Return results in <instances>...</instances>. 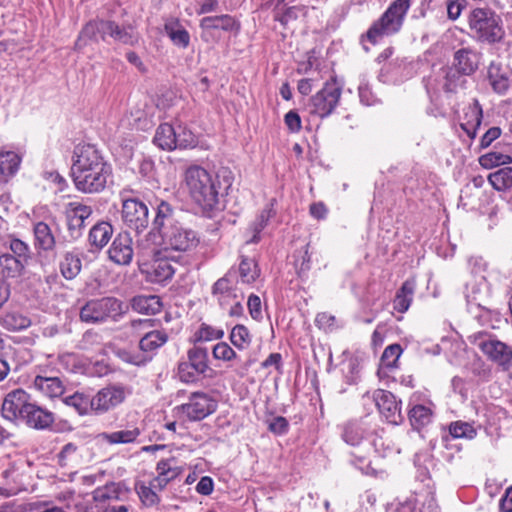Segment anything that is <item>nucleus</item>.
Returning <instances> with one entry per match:
<instances>
[{"label":"nucleus","mask_w":512,"mask_h":512,"mask_svg":"<svg viewBox=\"0 0 512 512\" xmlns=\"http://www.w3.org/2000/svg\"><path fill=\"white\" fill-rule=\"evenodd\" d=\"M161 240L164 250L190 253L200 244V236L181 220V213L166 201H161L156 208L152 229L145 237L138 240V247L144 253L152 251V244Z\"/></svg>","instance_id":"obj_1"},{"label":"nucleus","mask_w":512,"mask_h":512,"mask_svg":"<svg viewBox=\"0 0 512 512\" xmlns=\"http://www.w3.org/2000/svg\"><path fill=\"white\" fill-rule=\"evenodd\" d=\"M111 166L91 144H78L73 151L71 175L75 187L83 193H98L105 189L111 177Z\"/></svg>","instance_id":"obj_2"},{"label":"nucleus","mask_w":512,"mask_h":512,"mask_svg":"<svg viewBox=\"0 0 512 512\" xmlns=\"http://www.w3.org/2000/svg\"><path fill=\"white\" fill-rule=\"evenodd\" d=\"M184 181L191 199L203 211H214L220 209V199L232 186L233 177L227 169L212 175L203 167L192 165L186 169Z\"/></svg>","instance_id":"obj_3"},{"label":"nucleus","mask_w":512,"mask_h":512,"mask_svg":"<svg viewBox=\"0 0 512 512\" xmlns=\"http://www.w3.org/2000/svg\"><path fill=\"white\" fill-rule=\"evenodd\" d=\"M98 36L102 40L110 37L115 42L128 46H135L140 41V34L131 23L119 25L113 20L95 19L86 23L81 29L75 42V50H82L88 40L97 42Z\"/></svg>","instance_id":"obj_4"},{"label":"nucleus","mask_w":512,"mask_h":512,"mask_svg":"<svg viewBox=\"0 0 512 512\" xmlns=\"http://www.w3.org/2000/svg\"><path fill=\"white\" fill-rule=\"evenodd\" d=\"M411 7V0H394L384 13L372 23L363 40H368L375 45L383 37L398 33L404 24L405 17Z\"/></svg>","instance_id":"obj_5"},{"label":"nucleus","mask_w":512,"mask_h":512,"mask_svg":"<svg viewBox=\"0 0 512 512\" xmlns=\"http://www.w3.org/2000/svg\"><path fill=\"white\" fill-rule=\"evenodd\" d=\"M469 28L475 39L482 43H499L505 37L500 15L490 8H475L470 12Z\"/></svg>","instance_id":"obj_6"},{"label":"nucleus","mask_w":512,"mask_h":512,"mask_svg":"<svg viewBox=\"0 0 512 512\" xmlns=\"http://www.w3.org/2000/svg\"><path fill=\"white\" fill-rule=\"evenodd\" d=\"M128 311V305L115 297H103L88 301L80 309V320L88 324H100L108 320L118 321Z\"/></svg>","instance_id":"obj_7"},{"label":"nucleus","mask_w":512,"mask_h":512,"mask_svg":"<svg viewBox=\"0 0 512 512\" xmlns=\"http://www.w3.org/2000/svg\"><path fill=\"white\" fill-rule=\"evenodd\" d=\"M342 94V87L332 78L323 88L310 98L308 111L311 115L325 118L333 113Z\"/></svg>","instance_id":"obj_8"},{"label":"nucleus","mask_w":512,"mask_h":512,"mask_svg":"<svg viewBox=\"0 0 512 512\" xmlns=\"http://www.w3.org/2000/svg\"><path fill=\"white\" fill-rule=\"evenodd\" d=\"M489 359L508 370L512 367V347L483 332L475 333L469 337Z\"/></svg>","instance_id":"obj_9"},{"label":"nucleus","mask_w":512,"mask_h":512,"mask_svg":"<svg viewBox=\"0 0 512 512\" xmlns=\"http://www.w3.org/2000/svg\"><path fill=\"white\" fill-rule=\"evenodd\" d=\"M131 393L132 390L129 386L123 384L108 385L92 397V411L96 414L106 413L123 403Z\"/></svg>","instance_id":"obj_10"},{"label":"nucleus","mask_w":512,"mask_h":512,"mask_svg":"<svg viewBox=\"0 0 512 512\" xmlns=\"http://www.w3.org/2000/svg\"><path fill=\"white\" fill-rule=\"evenodd\" d=\"M217 401L204 392H194L188 402L177 406L176 409L190 421H200L214 413L217 409Z\"/></svg>","instance_id":"obj_11"},{"label":"nucleus","mask_w":512,"mask_h":512,"mask_svg":"<svg viewBox=\"0 0 512 512\" xmlns=\"http://www.w3.org/2000/svg\"><path fill=\"white\" fill-rule=\"evenodd\" d=\"M32 402L31 396L25 390H12L2 402L1 414L10 422L21 423Z\"/></svg>","instance_id":"obj_12"},{"label":"nucleus","mask_w":512,"mask_h":512,"mask_svg":"<svg viewBox=\"0 0 512 512\" xmlns=\"http://www.w3.org/2000/svg\"><path fill=\"white\" fill-rule=\"evenodd\" d=\"M122 220L128 228L140 233L145 230L149 224L148 207L137 198H123Z\"/></svg>","instance_id":"obj_13"},{"label":"nucleus","mask_w":512,"mask_h":512,"mask_svg":"<svg viewBox=\"0 0 512 512\" xmlns=\"http://www.w3.org/2000/svg\"><path fill=\"white\" fill-rule=\"evenodd\" d=\"M373 400L386 421L393 425L403 422L404 416L401 412V401L397 400L390 391L378 389L373 392Z\"/></svg>","instance_id":"obj_14"},{"label":"nucleus","mask_w":512,"mask_h":512,"mask_svg":"<svg viewBox=\"0 0 512 512\" xmlns=\"http://www.w3.org/2000/svg\"><path fill=\"white\" fill-rule=\"evenodd\" d=\"M92 214V208L81 202H69L66 205L65 215L67 229L73 240L80 238L85 228V220Z\"/></svg>","instance_id":"obj_15"},{"label":"nucleus","mask_w":512,"mask_h":512,"mask_svg":"<svg viewBox=\"0 0 512 512\" xmlns=\"http://www.w3.org/2000/svg\"><path fill=\"white\" fill-rule=\"evenodd\" d=\"M133 241L128 232L119 233L109 250V259L117 265H129L133 259Z\"/></svg>","instance_id":"obj_16"},{"label":"nucleus","mask_w":512,"mask_h":512,"mask_svg":"<svg viewBox=\"0 0 512 512\" xmlns=\"http://www.w3.org/2000/svg\"><path fill=\"white\" fill-rule=\"evenodd\" d=\"M128 490L120 483L111 482L102 487L96 488L92 492V498L100 509L105 505L117 502H124L127 498Z\"/></svg>","instance_id":"obj_17"},{"label":"nucleus","mask_w":512,"mask_h":512,"mask_svg":"<svg viewBox=\"0 0 512 512\" xmlns=\"http://www.w3.org/2000/svg\"><path fill=\"white\" fill-rule=\"evenodd\" d=\"M54 421V414L50 410L33 401L21 423L35 430H45L50 428Z\"/></svg>","instance_id":"obj_18"},{"label":"nucleus","mask_w":512,"mask_h":512,"mask_svg":"<svg viewBox=\"0 0 512 512\" xmlns=\"http://www.w3.org/2000/svg\"><path fill=\"white\" fill-rule=\"evenodd\" d=\"M481 53L473 48L465 47L454 53L453 65L462 75H472L479 68Z\"/></svg>","instance_id":"obj_19"},{"label":"nucleus","mask_w":512,"mask_h":512,"mask_svg":"<svg viewBox=\"0 0 512 512\" xmlns=\"http://www.w3.org/2000/svg\"><path fill=\"white\" fill-rule=\"evenodd\" d=\"M482 118V107L479 101L474 99L473 102L464 109L463 122L460 123L461 129L470 139H474L476 137L478 129L482 123Z\"/></svg>","instance_id":"obj_20"},{"label":"nucleus","mask_w":512,"mask_h":512,"mask_svg":"<svg viewBox=\"0 0 512 512\" xmlns=\"http://www.w3.org/2000/svg\"><path fill=\"white\" fill-rule=\"evenodd\" d=\"M33 387L49 398L59 397L65 391L64 383L58 376L46 373L35 376Z\"/></svg>","instance_id":"obj_21"},{"label":"nucleus","mask_w":512,"mask_h":512,"mask_svg":"<svg viewBox=\"0 0 512 512\" xmlns=\"http://www.w3.org/2000/svg\"><path fill=\"white\" fill-rule=\"evenodd\" d=\"M141 429L136 425H128L123 429L113 432H103L98 437L110 445L132 444L135 443L141 435Z\"/></svg>","instance_id":"obj_22"},{"label":"nucleus","mask_w":512,"mask_h":512,"mask_svg":"<svg viewBox=\"0 0 512 512\" xmlns=\"http://www.w3.org/2000/svg\"><path fill=\"white\" fill-rule=\"evenodd\" d=\"M368 423L364 420L349 421L343 425L342 439L351 446H358L369 436Z\"/></svg>","instance_id":"obj_23"},{"label":"nucleus","mask_w":512,"mask_h":512,"mask_svg":"<svg viewBox=\"0 0 512 512\" xmlns=\"http://www.w3.org/2000/svg\"><path fill=\"white\" fill-rule=\"evenodd\" d=\"M147 279L153 283H164L170 280L175 270L171 263L164 258L155 259L145 270Z\"/></svg>","instance_id":"obj_24"},{"label":"nucleus","mask_w":512,"mask_h":512,"mask_svg":"<svg viewBox=\"0 0 512 512\" xmlns=\"http://www.w3.org/2000/svg\"><path fill=\"white\" fill-rule=\"evenodd\" d=\"M35 247L45 252L52 251L56 246V239L52 227L46 222L39 221L34 224Z\"/></svg>","instance_id":"obj_25"},{"label":"nucleus","mask_w":512,"mask_h":512,"mask_svg":"<svg viewBox=\"0 0 512 512\" xmlns=\"http://www.w3.org/2000/svg\"><path fill=\"white\" fill-rule=\"evenodd\" d=\"M199 26L206 32H210L212 30L230 32L239 29V24L228 14L204 17L200 20Z\"/></svg>","instance_id":"obj_26"},{"label":"nucleus","mask_w":512,"mask_h":512,"mask_svg":"<svg viewBox=\"0 0 512 512\" xmlns=\"http://www.w3.org/2000/svg\"><path fill=\"white\" fill-rule=\"evenodd\" d=\"M164 31L172 43L182 49L190 44V34L176 19H169L164 24Z\"/></svg>","instance_id":"obj_27"},{"label":"nucleus","mask_w":512,"mask_h":512,"mask_svg":"<svg viewBox=\"0 0 512 512\" xmlns=\"http://www.w3.org/2000/svg\"><path fill=\"white\" fill-rule=\"evenodd\" d=\"M113 227L110 223L101 221L96 223L89 232L88 241L96 249H102L110 241Z\"/></svg>","instance_id":"obj_28"},{"label":"nucleus","mask_w":512,"mask_h":512,"mask_svg":"<svg viewBox=\"0 0 512 512\" xmlns=\"http://www.w3.org/2000/svg\"><path fill=\"white\" fill-rule=\"evenodd\" d=\"M62 276L67 280L75 279L82 269V261L80 255L74 251L64 253L59 263Z\"/></svg>","instance_id":"obj_29"},{"label":"nucleus","mask_w":512,"mask_h":512,"mask_svg":"<svg viewBox=\"0 0 512 512\" xmlns=\"http://www.w3.org/2000/svg\"><path fill=\"white\" fill-rule=\"evenodd\" d=\"M132 308L142 314H156L161 311L162 303L156 295H139L131 301Z\"/></svg>","instance_id":"obj_30"},{"label":"nucleus","mask_w":512,"mask_h":512,"mask_svg":"<svg viewBox=\"0 0 512 512\" xmlns=\"http://www.w3.org/2000/svg\"><path fill=\"white\" fill-rule=\"evenodd\" d=\"M0 324L9 331H20L30 327L31 320L23 313L12 310L0 316Z\"/></svg>","instance_id":"obj_31"},{"label":"nucleus","mask_w":512,"mask_h":512,"mask_svg":"<svg viewBox=\"0 0 512 512\" xmlns=\"http://www.w3.org/2000/svg\"><path fill=\"white\" fill-rule=\"evenodd\" d=\"M175 139V127L164 123L157 128L153 142L163 150H173L176 149Z\"/></svg>","instance_id":"obj_32"},{"label":"nucleus","mask_w":512,"mask_h":512,"mask_svg":"<svg viewBox=\"0 0 512 512\" xmlns=\"http://www.w3.org/2000/svg\"><path fill=\"white\" fill-rule=\"evenodd\" d=\"M188 363L196 372L206 374L211 370L209 367L208 351L205 348L194 346L187 352Z\"/></svg>","instance_id":"obj_33"},{"label":"nucleus","mask_w":512,"mask_h":512,"mask_svg":"<svg viewBox=\"0 0 512 512\" xmlns=\"http://www.w3.org/2000/svg\"><path fill=\"white\" fill-rule=\"evenodd\" d=\"M432 416V410L421 404L413 406L408 412L411 426L418 431L431 423Z\"/></svg>","instance_id":"obj_34"},{"label":"nucleus","mask_w":512,"mask_h":512,"mask_svg":"<svg viewBox=\"0 0 512 512\" xmlns=\"http://www.w3.org/2000/svg\"><path fill=\"white\" fill-rule=\"evenodd\" d=\"M27 264L11 254L0 256V270L3 276L8 278L19 277Z\"/></svg>","instance_id":"obj_35"},{"label":"nucleus","mask_w":512,"mask_h":512,"mask_svg":"<svg viewBox=\"0 0 512 512\" xmlns=\"http://www.w3.org/2000/svg\"><path fill=\"white\" fill-rule=\"evenodd\" d=\"M488 80L492 89L498 94H505L510 87V81L506 73L494 64H491L488 68Z\"/></svg>","instance_id":"obj_36"},{"label":"nucleus","mask_w":512,"mask_h":512,"mask_svg":"<svg viewBox=\"0 0 512 512\" xmlns=\"http://www.w3.org/2000/svg\"><path fill=\"white\" fill-rule=\"evenodd\" d=\"M168 340V334L163 330H153L146 333L139 342L144 352H153L163 346Z\"/></svg>","instance_id":"obj_37"},{"label":"nucleus","mask_w":512,"mask_h":512,"mask_svg":"<svg viewBox=\"0 0 512 512\" xmlns=\"http://www.w3.org/2000/svg\"><path fill=\"white\" fill-rule=\"evenodd\" d=\"M414 286V282L409 280L402 284L394 299L395 310L404 313L409 309L414 294Z\"/></svg>","instance_id":"obj_38"},{"label":"nucleus","mask_w":512,"mask_h":512,"mask_svg":"<svg viewBox=\"0 0 512 512\" xmlns=\"http://www.w3.org/2000/svg\"><path fill=\"white\" fill-rule=\"evenodd\" d=\"M491 186L497 191H507L512 188V167H504L488 176Z\"/></svg>","instance_id":"obj_39"},{"label":"nucleus","mask_w":512,"mask_h":512,"mask_svg":"<svg viewBox=\"0 0 512 512\" xmlns=\"http://www.w3.org/2000/svg\"><path fill=\"white\" fill-rule=\"evenodd\" d=\"M238 273L243 283L250 284L259 277L260 270L254 259L243 256L239 264Z\"/></svg>","instance_id":"obj_40"},{"label":"nucleus","mask_w":512,"mask_h":512,"mask_svg":"<svg viewBox=\"0 0 512 512\" xmlns=\"http://www.w3.org/2000/svg\"><path fill=\"white\" fill-rule=\"evenodd\" d=\"M479 164L484 169H492L500 165H509L512 163V157L509 154L499 151H490L483 154L478 159Z\"/></svg>","instance_id":"obj_41"},{"label":"nucleus","mask_w":512,"mask_h":512,"mask_svg":"<svg viewBox=\"0 0 512 512\" xmlns=\"http://www.w3.org/2000/svg\"><path fill=\"white\" fill-rule=\"evenodd\" d=\"M64 403L73 407L79 415H86L92 411V398L83 393L76 392L64 398Z\"/></svg>","instance_id":"obj_42"},{"label":"nucleus","mask_w":512,"mask_h":512,"mask_svg":"<svg viewBox=\"0 0 512 512\" xmlns=\"http://www.w3.org/2000/svg\"><path fill=\"white\" fill-rule=\"evenodd\" d=\"M273 205H267L256 219L251 223L250 230L253 232V236L248 243H257L259 240L260 232L265 228L270 218L273 216Z\"/></svg>","instance_id":"obj_43"},{"label":"nucleus","mask_w":512,"mask_h":512,"mask_svg":"<svg viewBox=\"0 0 512 512\" xmlns=\"http://www.w3.org/2000/svg\"><path fill=\"white\" fill-rule=\"evenodd\" d=\"M21 163L20 156L15 152H6L0 154V174L3 176H12L14 175Z\"/></svg>","instance_id":"obj_44"},{"label":"nucleus","mask_w":512,"mask_h":512,"mask_svg":"<svg viewBox=\"0 0 512 512\" xmlns=\"http://www.w3.org/2000/svg\"><path fill=\"white\" fill-rule=\"evenodd\" d=\"M249 330L241 324L233 327L230 333V341L239 350L246 349L251 343Z\"/></svg>","instance_id":"obj_45"},{"label":"nucleus","mask_w":512,"mask_h":512,"mask_svg":"<svg viewBox=\"0 0 512 512\" xmlns=\"http://www.w3.org/2000/svg\"><path fill=\"white\" fill-rule=\"evenodd\" d=\"M471 313L474 314V317L477 319L479 324L482 326H490L494 328L493 322H499L500 321V314L496 310H491L485 307H482L480 305L475 307V311L471 307Z\"/></svg>","instance_id":"obj_46"},{"label":"nucleus","mask_w":512,"mask_h":512,"mask_svg":"<svg viewBox=\"0 0 512 512\" xmlns=\"http://www.w3.org/2000/svg\"><path fill=\"white\" fill-rule=\"evenodd\" d=\"M135 489L143 505L152 507L159 504L160 497L150 484L139 483Z\"/></svg>","instance_id":"obj_47"},{"label":"nucleus","mask_w":512,"mask_h":512,"mask_svg":"<svg viewBox=\"0 0 512 512\" xmlns=\"http://www.w3.org/2000/svg\"><path fill=\"white\" fill-rule=\"evenodd\" d=\"M449 434L453 438L473 439L477 432L472 424L463 421H455L449 425Z\"/></svg>","instance_id":"obj_48"},{"label":"nucleus","mask_w":512,"mask_h":512,"mask_svg":"<svg viewBox=\"0 0 512 512\" xmlns=\"http://www.w3.org/2000/svg\"><path fill=\"white\" fill-rule=\"evenodd\" d=\"M45 505L46 503L42 501L29 503L10 501L0 505V512H35Z\"/></svg>","instance_id":"obj_49"},{"label":"nucleus","mask_w":512,"mask_h":512,"mask_svg":"<svg viewBox=\"0 0 512 512\" xmlns=\"http://www.w3.org/2000/svg\"><path fill=\"white\" fill-rule=\"evenodd\" d=\"M401 353L402 348L399 344H391L386 347L381 356V367L388 369L395 368Z\"/></svg>","instance_id":"obj_50"},{"label":"nucleus","mask_w":512,"mask_h":512,"mask_svg":"<svg viewBox=\"0 0 512 512\" xmlns=\"http://www.w3.org/2000/svg\"><path fill=\"white\" fill-rule=\"evenodd\" d=\"M465 76L457 68L449 69L446 73L444 89L447 92H456L458 88H463L467 82Z\"/></svg>","instance_id":"obj_51"},{"label":"nucleus","mask_w":512,"mask_h":512,"mask_svg":"<svg viewBox=\"0 0 512 512\" xmlns=\"http://www.w3.org/2000/svg\"><path fill=\"white\" fill-rule=\"evenodd\" d=\"M236 272L230 270L224 277L218 279L213 285V294L220 295L219 301L222 302V298L229 296L232 293V280Z\"/></svg>","instance_id":"obj_52"},{"label":"nucleus","mask_w":512,"mask_h":512,"mask_svg":"<svg viewBox=\"0 0 512 512\" xmlns=\"http://www.w3.org/2000/svg\"><path fill=\"white\" fill-rule=\"evenodd\" d=\"M176 148L194 147L197 143L195 135L186 127L178 125L175 128Z\"/></svg>","instance_id":"obj_53"},{"label":"nucleus","mask_w":512,"mask_h":512,"mask_svg":"<svg viewBox=\"0 0 512 512\" xmlns=\"http://www.w3.org/2000/svg\"><path fill=\"white\" fill-rule=\"evenodd\" d=\"M212 354L216 360H222L225 362H229L237 358L236 352L226 342L217 343L213 347Z\"/></svg>","instance_id":"obj_54"},{"label":"nucleus","mask_w":512,"mask_h":512,"mask_svg":"<svg viewBox=\"0 0 512 512\" xmlns=\"http://www.w3.org/2000/svg\"><path fill=\"white\" fill-rule=\"evenodd\" d=\"M10 249L13 253L12 256L22 260L24 263H28L30 258L29 246L20 239H12L10 241Z\"/></svg>","instance_id":"obj_55"},{"label":"nucleus","mask_w":512,"mask_h":512,"mask_svg":"<svg viewBox=\"0 0 512 512\" xmlns=\"http://www.w3.org/2000/svg\"><path fill=\"white\" fill-rule=\"evenodd\" d=\"M200 375H204L201 372H196L192 366H190L188 363L181 362L178 365V376L179 379L184 383H193L197 381L198 377Z\"/></svg>","instance_id":"obj_56"},{"label":"nucleus","mask_w":512,"mask_h":512,"mask_svg":"<svg viewBox=\"0 0 512 512\" xmlns=\"http://www.w3.org/2000/svg\"><path fill=\"white\" fill-rule=\"evenodd\" d=\"M267 423L269 431L276 435L285 434L289 428L287 419L282 416L273 417Z\"/></svg>","instance_id":"obj_57"},{"label":"nucleus","mask_w":512,"mask_h":512,"mask_svg":"<svg viewBox=\"0 0 512 512\" xmlns=\"http://www.w3.org/2000/svg\"><path fill=\"white\" fill-rule=\"evenodd\" d=\"M302 13V9L296 6L287 8L283 13L276 12L274 19L279 21L282 25L286 26L290 21L298 18Z\"/></svg>","instance_id":"obj_58"},{"label":"nucleus","mask_w":512,"mask_h":512,"mask_svg":"<svg viewBox=\"0 0 512 512\" xmlns=\"http://www.w3.org/2000/svg\"><path fill=\"white\" fill-rule=\"evenodd\" d=\"M466 0H447V15L451 20H456L466 7Z\"/></svg>","instance_id":"obj_59"},{"label":"nucleus","mask_w":512,"mask_h":512,"mask_svg":"<svg viewBox=\"0 0 512 512\" xmlns=\"http://www.w3.org/2000/svg\"><path fill=\"white\" fill-rule=\"evenodd\" d=\"M224 335L222 330L214 329L207 325H202L198 332V338L202 341H211L220 339Z\"/></svg>","instance_id":"obj_60"},{"label":"nucleus","mask_w":512,"mask_h":512,"mask_svg":"<svg viewBox=\"0 0 512 512\" xmlns=\"http://www.w3.org/2000/svg\"><path fill=\"white\" fill-rule=\"evenodd\" d=\"M500 127L494 126L489 128L480 139V148L485 149L489 147L501 135Z\"/></svg>","instance_id":"obj_61"},{"label":"nucleus","mask_w":512,"mask_h":512,"mask_svg":"<svg viewBox=\"0 0 512 512\" xmlns=\"http://www.w3.org/2000/svg\"><path fill=\"white\" fill-rule=\"evenodd\" d=\"M247 306L253 319L259 320L262 318L261 300L257 295L251 294L249 296Z\"/></svg>","instance_id":"obj_62"},{"label":"nucleus","mask_w":512,"mask_h":512,"mask_svg":"<svg viewBox=\"0 0 512 512\" xmlns=\"http://www.w3.org/2000/svg\"><path fill=\"white\" fill-rule=\"evenodd\" d=\"M310 255L308 253V246L301 252L300 259L295 261V268L299 276H303L310 269Z\"/></svg>","instance_id":"obj_63"},{"label":"nucleus","mask_w":512,"mask_h":512,"mask_svg":"<svg viewBox=\"0 0 512 512\" xmlns=\"http://www.w3.org/2000/svg\"><path fill=\"white\" fill-rule=\"evenodd\" d=\"M172 460H161L157 463L156 470L158 475L171 477L172 479L176 478L179 474L177 468L171 466Z\"/></svg>","instance_id":"obj_64"}]
</instances>
